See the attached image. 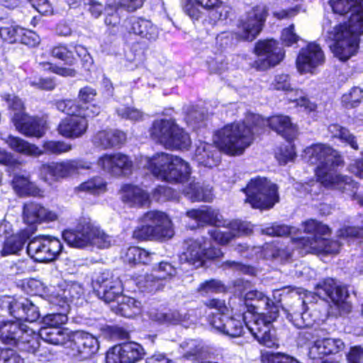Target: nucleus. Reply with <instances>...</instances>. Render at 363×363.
<instances>
[{"label":"nucleus","mask_w":363,"mask_h":363,"mask_svg":"<svg viewBox=\"0 0 363 363\" xmlns=\"http://www.w3.org/2000/svg\"><path fill=\"white\" fill-rule=\"evenodd\" d=\"M194 160L197 162L199 166L211 169L217 167L220 163V153L217 146L205 142H200L196 146Z\"/></svg>","instance_id":"obj_31"},{"label":"nucleus","mask_w":363,"mask_h":363,"mask_svg":"<svg viewBox=\"0 0 363 363\" xmlns=\"http://www.w3.org/2000/svg\"><path fill=\"white\" fill-rule=\"evenodd\" d=\"M37 335L38 342L40 337L48 343L69 348L72 333L63 328L43 327Z\"/></svg>","instance_id":"obj_34"},{"label":"nucleus","mask_w":363,"mask_h":363,"mask_svg":"<svg viewBox=\"0 0 363 363\" xmlns=\"http://www.w3.org/2000/svg\"><path fill=\"white\" fill-rule=\"evenodd\" d=\"M177 274L176 268L167 262H160L154 267L152 273L141 277L137 282L138 287L148 292H154L163 288L164 280L170 279Z\"/></svg>","instance_id":"obj_22"},{"label":"nucleus","mask_w":363,"mask_h":363,"mask_svg":"<svg viewBox=\"0 0 363 363\" xmlns=\"http://www.w3.org/2000/svg\"><path fill=\"white\" fill-rule=\"evenodd\" d=\"M28 284L34 294L43 297L50 303L52 301H56L57 298L54 296V294L57 291L55 286H46L42 281L35 279L30 280Z\"/></svg>","instance_id":"obj_48"},{"label":"nucleus","mask_w":363,"mask_h":363,"mask_svg":"<svg viewBox=\"0 0 363 363\" xmlns=\"http://www.w3.org/2000/svg\"><path fill=\"white\" fill-rule=\"evenodd\" d=\"M56 108L60 111L69 116L85 114L88 116H96L101 112V107L96 104L79 106L75 101L71 99L60 100L56 102Z\"/></svg>","instance_id":"obj_36"},{"label":"nucleus","mask_w":363,"mask_h":363,"mask_svg":"<svg viewBox=\"0 0 363 363\" xmlns=\"http://www.w3.org/2000/svg\"><path fill=\"white\" fill-rule=\"evenodd\" d=\"M325 61V54L320 46L315 43H310L300 50L296 65L300 74H315Z\"/></svg>","instance_id":"obj_19"},{"label":"nucleus","mask_w":363,"mask_h":363,"mask_svg":"<svg viewBox=\"0 0 363 363\" xmlns=\"http://www.w3.org/2000/svg\"><path fill=\"white\" fill-rule=\"evenodd\" d=\"M26 242V238L22 234H13L7 237L3 244L1 255L6 257L18 255L21 252Z\"/></svg>","instance_id":"obj_46"},{"label":"nucleus","mask_w":363,"mask_h":363,"mask_svg":"<svg viewBox=\"0 0 363 363\" xmlns=\"http://www.w3.org/2000/svg\"><path fill=\"white\" fill-rule=\"evenodd\" d=\"M363 101V89L359 86H354L342 96L341 101L346 108H353L358 106Z\"/></svg>","instance_id":"obj_55"},{"label":"nucleus","mask_w":363,"mask_h":363,"mask_svg":"<svg viewBox=\"0 0 363 363\" xmlns=\"http://www.w3.org/2000/svg\"><path fill=\"white\" fill-rule=\"evenodd\" d=\"M316 294L320 297L329 298L340 309L349 312L351 309L350 303L347 301L348 292L345 286L337 285L333 279H326L318 285Z\"/></svg>","instance_id":"obj_24"},{"label":"nucleus","mask_w":363,"mask_h":363,"mask_svg":"<svg viewBox=\"0 0 363 363\" xmlns=\"http://www.w3.org/2000/svg\"><path fill=\"white\" fill-rule=\"evenodd\" d=\"M0 340L29 353H35L40 346L35 330L17 320L0 323Z\"/></svg>","instance_id":"obj_9"},{"label":"nucleus","mask_w":363,"mask_h":363,"mask_svg":"<svg viewBox=\"0 0 363 363\" xmlns=\"http://www.w3.org/2000/svg\"><path fill=\"white\" fill-rule=\"evenodd\" d=\"M23 301H29L24 298L18 299L11 296H2L0 298V307L7 310L9 313L16 318L17 320L21 321V316L18 315V311L24 309L25 307L17 306L19 303H23Z\"/></svg>","instance_id":"obj_52"},{"label":"nucleus","mask_w":363,"mask_h":363,"mask_svg":"<svg viewBox=\"0 0 363 363\" xmlns=\"http://www.w3.org/2000/svg\"><path fill=\"white\" fill-rule=\"evenodd\" d=\"M267 17V9L264 6H257L242 17L238 23V40L252 41L261 32Z\"/></svg>","instance_id":"obj_17"},{"label":"nucleus","mask_w":363,"mask_h":363,"mask_svg":"<svg viewBox=\"0 0 363 363\" xmlns=\"http://www.w3.org/2000/svg\"><path fill=\"white\" fill-rule=\"evenodd\" d=\"M275 156L280 164H285L292 161L296 157L294 145L288 142L287 144L280 147L276 152Z\"/></svg>","instance_id":"obj_61"},{"label":"nucleus","mask_w":363,"mask_h":363,"mask_svg":"<svg viewBox=\"0 0 363 363\" xmlns=\"http://www.w3.org/2000/svg\"><path fill=\"white\" fill-rule=\"evenodd\" d=\"M153 254L138 247H129L124 256V260L130 264H147Z\"/></svg>","instance_id":"obj_50"},{"label":"nucleus","mask_w":363,"mask_h":363,"mask_svg":"<svg viewBox=\"0 0 363 363\" xmlns=\"http://www.w3.org/2000/svg\"><path fill=\"white\" fill-rule=\"evenodd\" d=\"M303 157L308 162L317 165L315 176L323 186L352 194L354 199L363 206V196L354 193L357 183L350 177L335 172V167L343 163L337 151L327 145L318 143L306 147Z\"/></svg>","instance_id":"obj_2"},{"label":"nucleus","mask_w":363,"mask_h":363,"mask_svg":"<svg viewBox=\"0 0 363 363\" xmlns=\"http://www.w3.org/2000/svg\"><path fill=\"white\" fill-rule=\"evenodd\" d=\"M272 86L277 90L289 91L290 94H294L295 97L289 96V99L296 102V105L304 108L308 113L315 112L317 108L315 104L310 101L306 97L303 96V91L299 89H293L290 83V77L288 74H281L275 77Z\"/></svg>","instance_id":"obj_28"},{"label":"nucleus","mask_w":363,"mask_h":363,"mask_svg":"<svg viewBox=\"0 0 363 363\" xmlns=\"http://www.w3.org/2000/svg\"><path fill=\"white\" fill-rule=\"evenodd\" d=\"M123 26L128 33L148 40H156L159 35L157 26L143 18L131 16L125 21Z\"/></svg>","instance_id":"obj_30"},{"label":"nucleus","mask_w":363,"mask_h":363,"mask_svg":"<svg viewBox=\"0 0 363 363\" xmlns=\"http://www.w3.org/2000/svg\"><path fill=\"white\" fill-rule=\"evenodd\" d=\"M69 348L71 355L87 359L95 354L99 348L97 338L90 333L77 332L72 333Z\"/></svg>","instance_id":"obj_25"},{"label":"nucleus","mask_w":363,"mask_h":363,"mask_svg":"<svg viewBox=\"0 0 363 363\" xmlns=\"http://www.w3.org/2000/svg\"><path fill=\"white\" fill-rule=\"evenodd\" d=\"M3 140L11 150L22 155L34 157L43 155L41 149L21 138L9 135Z\"/></svg>","instance_id":"obj_42"},{"label":"nucleus","mask_w":363,"mask_h":363,"mask_svg":"<svg viewBox=\"0 0 363 363\" xmlns=\"http://www.w3.org/2000/svg\"><path fill=\"white\" fill-rule=\"evenodd\" d=\"M251 320L245 323L249 332L261 345L267 347L277 345L272 323L277 318L279 308L262 293V297L247 308Z\"/></svg>","instance_id":"obj_3"},{"label":"nucleus","mask_w":363,"mask_h":363,"mask_svg":"<svg viewBox=\"0 0 363 363\" xmlns=\"http://www.w3.org/2000/svg\"><path fill=\"white\" fill-rule=\"evenodd\" d=\"M247 121H253L256 123L258 133L265 126L268 125L288 141L294 139L298 133L296 125L294 124L287 116L277 115L265 119L259 115L251 113L247 118Z\"/></svg>","instance_id":"obj_20"},{"label":"nucleus","mask_w":363,"mask_h":363,"mask_svg":"<svg viewBox=\"0 0 363 363\" xmlns=\"http://www.w3.org/2000/svg\"><path fill=\"white\" fill-rule=\"evenodd\" d=\"M138 165L149 170L158 179L184 184L190 181L191 167L182 158L166 152H157L152 157L141 156Z\"/></svg>","instance_id":"obj_4"},{"label":"nucleus","mask_w":363,"mask_h":363,"mask_svg":"<svg viewBox=\"0 0 363 363\" xmlns=\"http://www.w3.org/2000/svg\"><path fill=\"white\" fill-rule=\"evenodd\" d=\"M91 163L84 160H66L60 162H50L41 165L39 174L45 182L52 184L62 179L79 172L81 169H89Z\"/></svg>","instance_id":"obj_13"},{"label":"nucleus","mask_w":363,"mask_h":363,"mask_svg":"<svg viewBox=\"0 0 363 363\" xmlns=\"http://www.w3.org/2000/svg\"><path fill=\"white\" fill-rule=\"evenodd\" d=\"M140 223L133 233V237L135 239L166 240L174 235L172 221L162 212L149 211L142 217Z\"/></svg>","instance_id":"obj_10"},{"label":"nucleus","mask_w":363,"mask_h":363,"mask_svg":"<svg viewBox=\"0 0 363 363\" xmlns=\"http://www.w3.org/2000/svg\"><path fill=\"white\" fill-rule=\"evenodd\" d=\"M94 117L85 116V114L66 117L59 123L57 131L60 135L66 138H80L86 133L88 129V119Z\"/></svg>","instance_id":"obj_27"},{"label":"nucleus","mask_w":363,"mask_h":363,"mask_svg":"<svg viewBox=\"0 0 363 363\" xmlns=\"http://www.w3.org/2000/svg\"><path fill=\"white\" fill-rule=\"evenodd\" d=\"M251 255H256L257 258L280 259L281 261L287 260L291 255L289 248H281L272 244H266L264 247H253L250 249Z\"/></svg>","instance_id":"obj_41"},{"label":"nucleus","mask_w":363,"mask_h":363,"mask_svg":"<svg viewBox=\"0 0 363 363\" xmlns=\"http://www.w3.org/2000/svg\"><path fill=\"white\" fill-rule=\"evenodd\" d=\"M184 194L191 201H210L213 199L212 187L203 186L194 181L183 189Z\"/></svg>","instance_id":"obj_43"},{"label":"nucleus","mask_w":363,"mask_h":363,"mask_svg":"<svg viewBox=\"0 0 363 363\" xmlns=\"http://www.w3.org/2000/svg\"><path fill=\"white\" fill-rule=\"evenodd\" d=\"M174 128L164 147L172 150H188L191 145L189 135L178 125Z\"/></svg>","instance_id":"obj_45"},{"label":"nucleus","mask_w":363,"mask_h":363,"mask_svg":"<svg viewBox=\"0 0 363 363\" xmlns=\"http://www.w3.org/2000/svg\"><path fill=\"white\" fill-rule=\"evenodd\" d=\"M328 131L333 138L340 139L342 142L348 144L352 148L358 150V145L354 135L350 131L337 124H331L328 126Z\"/></svg>","instance_id":"obj_49"},{"label":"nucleus","mask_w":363,"mask_h":363,"mask_svg":"<svg viewBox=\"0 0 363 363\" xmlns=\"http://www.w3.org/2000/svg\"><path fill=\"white\" fill-rule=\"evenodd\" d=\"M44 153L60 155L72 150V145L63 141H46L43 143Z\"/></svg>","instance_id":"obj_58"},{"label":"nucleus","mask_w":363,"mask_h":363,"mask_svg":"<svg viewBox=\"0 0 363 363\" xmlns=\"http://www.w3.org/2000/svg\"><path fill=\"white\" fill-rule=\"evenodd\" d=\"M11 185L19 196H42L43 194V191L30 180L28 175L20 173L13 175Z\"/></svg>","instance_id":"obj_38"},{"label":"nucleus","mask_w":363,"mask_h":363,"mask_svg":"<svg viewBox=\"0 0 363 363\" xmlns=\"http://www.w3.org/2000/svg\"><path fill=\"white\" fill-rule=\"evenodd\" d=\"M250 116L243 121L228 123L215 132L213 143L220 150L229 155H240L251 145L258 130L255 122L247 121Z\"/></svg>","instance_id":"obj_5"},{"label":"nucleus","mask_w":363,"mask_h":363,"mask_svg":"<svg viewBox=\"0 0 363 363\" xmlns=\"http://www.w3.org/2000/svg\"><path fill=\"white\" fill-rule=\"evenodd\" d=\"M242 191L245 194V202L254 208H271L279 201L277 186L266 178L252 179Z\"/></svg>","instance_id":"obj_12"},{"label":"nucleus","mask_w":363,"mask_h":363,"mask_svg":"<svg viewBox=\"0 0 363 363\" xmlns=\"http://www.w3.org/2000/svg\"><path fill=\"white\" fill-rule=\"evenodd\" d=\"M177 125L172 119L156 120L150 130V136L157 143L165 146Z\"/></svg>","instance_id":"obj_39"},{"label":"nucleus","mask_w":363,"mask_h":363,"mask_svg":"<svg viewBox=\"0 0 363 363\" xmlns=\"http://www.w3.org/2000/svg\"><path fill=\"white\" fill-rule=\"evenodd\" d=\"M62 237L69 246L77 248L87 246L108 248L114 241L111 236L90 220H84L79 223L75 228L65 230Z\"/></svg>","instance_id":"obj_7"},{"label":"nucleus","mask_w":363,"mask_h":363,"mask_svg":"<svg viewBox=\"0 0 363 363\" xmlns=\"http://www.w3.org/2000/svg\"><path fill=\"white\" fill-rule=\"evenodd\" d=\"M115 168V177L127 176L132 173L133 164L131 159L126 155L118 152Z\"/></svg>","instance_id":"obj_56"},{"label":"nucleus","mask_w":363,"mask_h":363,"mask_svg":"<svg viewBox=\"0 0 363 363\" xmlns=\"http://www.w3.org/2000/svg\"><path fill=\"white\" fill-rule=\"evenodd\" d=\"M21 32H23V28L15 24H6L0 27V38L5 43H15L18 42Z\"/></svg>","instance_id":"obj_53"},{"label":"nucleus","mask_w":363,"mask_h":363,"mask_svg":"<svg viewBox=\"0 0 363 363\" xmlns=\"http://www.w3.org/2000/svg\"><path fill=\"white\" fill-rule=\"evenodd\" d=\"M190 315V314H182L177 311H171L167 313L152 312L150 315L152 320L160 323L168 325L181 324L186 328L189 327L187 316L188 319H189Z\"/></svg>","instance_id":"obj_44"},{"label":"nucleus","mask_w":363,"mask_h":363,"mask_svg":"<svg viewBox=\"0 0 363 363\" xmlns=\"http://www.w3.org/2000/svg\"><path fill=\"white\" fill-rule=\"evenodd\" d=\"M222 255L219 248L210 247L208 241L202 238L189 239L184 243V251L180 255V261L189 263L194 267H201L206 259H215Z\"/></svg>","instance_id":"obj_14"},{"label":"nucleus","mask_w":363,"mask_h":363,"mask_svg":"<svg viewBox=\"0 0 363 363\" xmlns=\"http://www.w3.org/2000/svg\"><path fill=\"white\" fill-rule=\"evenodd\" d=\"M303 230L311 237L291 238V245L301 249L305 253L318 255H336L342 245L341 241L327 240L324 236L331 234V229L326 225L314 219L303 223Z\"/></svg>","instance_id":"obj_6"},{"label":"nucleus","mask_w":363,"mask_h":363,"mask_svg":"<svg viewBox=\"0 0 363 363\" xmlns=\"http://www.w3.org/2000/svg\"><path fill=\"white\" fill-rule=\"evenodd\" d=\"M106 190V183L101 177H94L86 182H84L76 186L75 193L81 194L88 193L91 194H99L105 192Z\"/></svg>","instance_id":"obj_47"},{"label":"nucleus","mask_w":363,"mask_h":363,"mask_svg":"<svg viewBox=\"0 0 363 363\" xmlns=\"http://www.w3.org/2000/svg\"><path fill=\"white\" fill-rule=\"evenodd\" d=\"M251 232L252 228L249 223L236 220L228 222L223 229L215 228L209 231V234L217 243L226 245L234 238Z\"/></svg>","instance_id":"obj_26"},{"label":"nucleus","mask_w":363,"mask_h":363,"mask_svg":"<svg viewBox=\"0 0 363 363\" xmlns=\"http://www.w3.org/2000/svg\"><path fill=\"white\" fill-rule=\"evenodd\" d=\"M4 98L9 109L13 112L11 120L18 131L27 136H43L47 130L45 121L26 114L23 102L18 96L7 94Z\"/></svg>","instance_id":"obj_11"},{"label":"nucleus","mask_w":363,"mask_h":363,"mask_svg":"<svg viewBox=\"0 0 363 363\" xmlns=\"http://www.w3.org/2000/svg\"><path fill=\"white\" fill-rule=\"evenodd\" d=\"M198 291L203 295H207L223 292L225 291V286L220 281L211 279L201 284Z\"/></svg>","instance_id":"obj_64"},{"label":"nucleus","mask_w":363,"mask_h":363,"mask_svg":"<svg viewBox=\"0 0 363 363\" xmlns=\"http://www.w3.org/2000/svg\"><path fill=\"white\" fill-rule=\"evenodd\" d=\"M111 309L121 316L133 318L140 313L142 303L140 301L130 296L123 295L122 293L117 295L114 301H108Z\"/></svg>","instance_id":"obj_33"},{"label":"nucleus","mask_w":363,"mask_h":363,"mask_svg":"<svg viewBox=\"0 0 363 363\" xmlns=\"http://www.w3.org/2000/svg\"><path fill=\"white\" fill-rule=\"evenodd\" d=\"M255 53L258 59L254 66L260 70L277 65L285 57V51L274 39L259 40L255 47Z\"/></svg>","instance_id":"obj_18"},{"label":"nucleus","mask_w":363,"mask_h":363,"mask_svg":"<svg viewBox=\"0 0 363 363\" xmlns=\"http://www.w3.org/2000/svg\"><path fill=\"white\" fill-rule=\"evenodd\" d=\"M183 9L194 21H199L203 16L201 9L211 11L215 22L228 18L230 11V8L221 0H186Z\"/></svg>","instance_id":"obj_16"},{"label":"nucleus","mask_w":363,"mask_h":363,"mask_svg":"<svg viewBox=\"0 0 363 363\" xmlns=\"http://www.w3.org/2000/svg\"><path fill=\"white\" fill-rule=\"evenodd\" d=\"M120 195L121 200L130 206H143L149 201V195L145 191L131 184H123Z\"/></svg>","instance_id":"obj_37"},{"label":"nucleus","mask_w":363,"mask_h":363,"mask_svg":"<svg viewBox=\"0 0 363 363\" xmlns=\"http://www.w3.org/2000/svg\"><path fill=\"white\" fill-rule=\"evenodd\" d=\"M23 303H19L17 306L25 307L24 309L18 311V315L21 316V320L33 323L40 317V313L37 306H35L30 300L23 301Z\"/></svg>","instance_id":"obj_57"},{"label":"nucleus","mask_w":363,"mask_h":363,"mask_svg":"<svg viewBox=\"0 0 363 363\" xmlns=\"http://www.w3.org/2000/svg\"><path fill=\"white\" fill-rule=\"evenodd\" d=\"M307 298H308V295H306V298L298 303V305L302 306L301 313H295L296 315L300 316V318H295L294 322V325L298 328L311 327L318 320V317L309 313L308 308H306Z\"/></svg>","instance_id":"obj_51"},{"label":"nucleus","mask_w":363,"mask_h":363,"mask_svg":"<svg viewBox=\"0 0 363 363\" xmlns=\"http://www.w3.org/2000/svg\"><path fill=\"white\" fill-rule=\"evenodd\" d=\"M94 289L105 302L114 301L122 293L121 281L109 271H104L95 276L92 281Z\"/></svg>","instance_id":"obj_23"},{"label":"nucleus","mask_w":363,"mask_h":363,"mask_svg":"<svg viewBox=\"0 0 363 363\" xmlns=\"http://www.w3.org/2000/svg\"><path fill=\"white\" fill-rule=\"evenodd\" d=\"M57 214L39 203L29 202L25 203L23 210V220L28 224H35L43 221L50 222L57 219Z\"/></svg>","instance_id":"obj_32"},{"label":"nucleus","mask_w":363,"mask_h":363,"mask_svg":"<svg viewBox=\"0 0 363 363\" xmlns=\"http://www.w3.org/2000/svg\"><path fill=\"white\" fill-rule=\"evenodd\" d=\"M126 135L118 130H103L97 132L93 137L94 145L103 150L117 147L125 143Z\"/></svg>","instance_id":"obj_35"},{"label":"nucleus","mask_w":363,"mask_h":363,"mask_svg":"<svg viewBox=\"0 0 363 363\" xmlns=\"http://www.w3.org/2000/svg\"><path fill=\"white\" fill-rule=\"evenodd\" d=\"M145 354L142 345L135 342L116 345L110 348L106 355L107 363H136Z\"/></svg>","instance_id":"obj_21"},{"label":"nucleus","mask_w":363,"mask_h":363,"mask_svg":"<svg viewBox=\"0 0 363 363\" xmlns=\"http://www.w3.org/2000/svg\"><path fill=\"white\" fill-rule=\"evenodd\" d=\"M329 4L335 13H351L347 22L331 26L325 18L323 28L334 56L346 61L356 54L359 36L363 33V0H330Z\"/></svg>","instance_id":"obj_1"},{"label":"nucleus","mask_w":363,"mask_h":363,"mask_svg":"<svg viewBox=\"0 0 363 363\" xmlns=\"http://www.w3.org/2000/svg\"><path fill=\"white\" fill-rule=\"evenodd\" d=\"M27 83L30 86L40 90L51 91L55 89L56 84L52 78L29 77Z\"/></svg>","instance_id":"obj_63"},{"label":"nucleus","mask_w":363,"mask_h":363,"mask_svg":"<svg viewBox=\"0 0 363 363\" xmlns=\"http://www.w3.org/2000/svg\"><path fill=\"white\" fill-rule=\"evenodd\" d=\"M62 312L46 315L43 319L44 327L61 328V325L65 324L67 321L66 315L67 311H65V308H62Z\"/></svg>","instance_id":"obj_60"},{"label":"nucleus","mask_w":363,"mask_h":363,"mask_svg":"<svg viewBox=\"0 0 363 363\" xmlns=\"http://www.w3.org/2000/svg\"><path fill=\"white\" fill-rule=\"evenodd\" d=\"M118 116L122 118L138 121L143 118V113L140 110L125 105H121L116 108Z\"/></svg>","instance_id":"obj_62"},{"label":"nucleus","mask_w":363,"mask_h":363,"mask_svg":"<svg viewBox=\"0 0 363 363\" xmlns=\"http://www.w3.org/2000/svg\"><path fill=\"white\" fill-rule=\"evenodd\" d=\"M361 225L358 226H345L340 228L337 236L339 239L345 240L349 238L363 236V215L359 217Z\"/></svg>","instance_id":"obj_59"},{"label":"nucleus","mask_w":363,"mask_h":363,"mask_svg":"<svg viewBox=\"0 0 363 363\" xmlns=\"http://www.w3.org/2000/svg\"><path fill=\"white\" fill-rule=\"evenodd\" d=\"M186 216L194 220L198 225L211 224L219 225L221 216L216 209L204 206L199 209H191L186 213Z\"/></svg>","instance_id":"obj_40"},{"label":"nucleus","mask_w":363,"mask_h":363,"mask_svg":"<svg viewBox=\"0 0 363 363\" xmlns=\"http://www.w3.org/2000/svg\"><path fill=\"white\" fill-rule=\"evenodd\" d=\"M60 240L50 235H40L33 238L27 246L28 255L39 262H48L55 260L62 250Z\"/></svg>","instance_id":"obj_15"},{"label":"nucleus","mask_w":363,"mask_h":363,"mask_svg":"<svg viewBox=\"0 0 363 363\" xmlns=\"http://www.w3.org/2000/svg\"><path fill=\"white\" fill-rule=\"evenodd\" d=\"M118 152L105 153L97 160V167L103 172L115 177Z\"/></svg>","instance_id":"obj_54"},{"label":"nucleus","mask_w":363,"mask_h":363,"mask_svg":"<svg viewBox=\"0 0 363 363\" xmlns=\"http://www.w3.org/2000/svg\"><path fill=\"white\" fill-rule=\"evenodd\" d=\"M210 311L208 320L216 331L231 337L240 336L244 332V323H247L246 313L243 315L228 316L229 310L223 301L212 299L206 303Z\"/></svg>","instance_id":"obj_8"},{"label":"nucleus","mask_w":363,"mask_h":363,"mask_svg":"<svg viewBox=\"0 0 363 363\" xmlns=\"http://www.w3.org/2000/svg\"><path fill=\"white\" fill-rule=\"evenodd\" d=\"M57 291L54 294L56 296V301H52V304L59 306L65 311H68L69 304L76 302L84 293V289L81 284L77 282H63L56 286Z\"/></svg>","instance_id":"obj_29"}]
</instances>
